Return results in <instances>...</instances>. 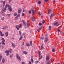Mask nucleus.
I'll list each match as a JSON object with an SVG mask.
<instances>
[{
	"label": "nucleus",
	"instance_id": "nucleus-1",
	"mask_svg": "<svg viewBox=\"0 0 64 64\" xmlns=\"http://www.w3.org/2000/svg\"><path fill=\"white\" fill-rule=\"evenodd\" d=\"M8 6V9L9 11H12V8H11V6H10V5L8 4H6L5 7L4 8H3L2 10V11L3 12H5L6 9V8H7Z\"/></svg>",
	"mask_w": 64,
	"mask_h": 64
},
{
	"label": "nucleus",
	"instance_id": "nucleus-2",
	"mask_svg": "<svg viewBox=\"0 0 64 64\" xmlns=\"http://www.w3.org/2000/svg\"><path fill=\"white\" fill-rule=\"evenodd\" d=\"M22 26V24H20L19 26H16V27L17 30H19V28H19H21V27Z\"/></svg>",
	"mask_w": 64,
	"mask_h": 64
},
{
	"label": "nucleus",
	"instance_id": "nucleus-3",
	"mask_svg": "<svg viewBox=\"0 0 64 64\" xmlns=\"http://www.w3.org/2000/svg\"><path fill=\"white\" fill-rule=\"evenodd\" d=\"M16 58L17 59L19 60L20 61H21V58L19 56L18 54H16Z\"/></svg>",
	"mask_w": 64,
	"mask_h": 64
},
{
	"label": "nucleus",
	"instance_id": "nucleus-4",
	"mask_svg": "<svg viewBox=\"0 0 64 64\" xmlns=\"http://www.w3.org/2000/svg\"><path fill=\"white\" fill-rule=\"evenodd\" d=\"M5 52L7 54H6V56L9 55V50H6Z\"/></svg>",
	"mask_w": 64,
	"mask_h": 64
},
{
	"label": "nucleus",
	"instance_id": "nucleus-5",
	"mask_svg": "<svg viewBox=\"0 0 64 64\" xmlns=\"http://www.w3.org/2000/svg\"><path fill=\"white\" fill-rule=\"evenodd\" d=\"M5 35L6 37H7L8 36V32H5Z\"/></svg>",
	"mask_w": 64,
	"mask_h": 64
},
{
	"label": "nucleus",
	"instance_id": "nucleus-6",
	"mask_svg": "<svg viewBox=\"0 0 64 64\" xmlns=\"http://www.w3.org/2000/svg\"><path fill=\"white\" fill-rule=\"evenodd\" d=\"M31 20L32 21H35V19L34 18V16H32L31 18Z\"/></svg>",
	"mask_w": 64,
	"mask_h": 64
},
{
	"label": "nucleus",
	"instance_id": "nucleus-7",
	"mask_svg": "<svg viewBox=\"0 0 64 64\" xmlns=\"http://www.w3.org/2000/svg\"><path fill=\"white\" fill-rule=\"evenodd\" d=\"M48 40V38L47 37H46L45 38V39L44 40V42H47Z\"/></svg>",
	"mask_w": 64,
	"mask_h": 64
},
{
	"label": "nucleus",
	"instance_id": "nucleus-8",
	"mask_svg": "<svg viewBox=\"0 0 64 64\" xmlns=\"http://www.w3.org/2000/svg\"><path fill=\"white\" fill-rule=\"evenodd\" d=\"M20 16V14H18L17 16L15 18V19H18V17H19Z\"/></svg>",
	"mask_w": 64,
	"mask_h": 64
},
{
	"label": "nucleus",
	"instance_id": "nucleus-9",
	"mask_svg": "<svg viewBox=\"0 0 64 64\" xmlns=\"http://www.w3.org/2000/svg\"><path fill=\"white\" fill-rule=\"evenodd\" d=\"M30 26V24H29V22H28L26 23V26L27 27H29Z\"/></svg>",
	"mask_w": 64,
	"mask_h": 64
},
{
	"label": "nucleus",
	"instance_id": "nucleus-10",
	"mask_svg": "<svg viewBox=\"0 0 64 64\" xmlns=\"http://www.w3.org/2000/svg\"><path fill=\"white\" fill-rule=\"evenodd\" d=\"M6 3V0H4L3 2V4H2V6L3 7H4L5 6Z\"/></svg>",
	"mask_w": 64,
	"mask_h": 64
},
{
	"label": "nucleus",
	"instance_id": "nucleus-11",
	"mask_svg": "<svg viewBox=\"0 0 64 64\" xmlns=\"http://www.w3.org/2000/svg\"><path fill=\"white\" fill-rule=\"evenodd\" d=\"M42 29V27H41L39 29H38L37 30V31L38 32V31H39L40 30H41V29Z\"/></svg>",
	"mask_w": 64,
	"mask_h": 64
},
{
	"label": "nucleus",
	"instance_id": "nucleus-12",
	"mask_svg": "<svg viewBox=\"0 0 64 64\" xmlns=\"http://www.w3.org/2000/svg\"><path fill=\"white\" fill-rule=\"evenodd\" d=\"M42 58V56L40 55V54L39 55V59L40 60Z\"/></svg>",
	"mask_w": 64,
	"mask_h": 64
},
{
	"label": "nucleus",
	"instance_id": "nucleus-13",
	"mask_svg": "<svg viewBox=\"0 0 64 64\" xmlns=\"http://www.w3.org/2000/svg\"><path fill=\"white\" fill-rule=\"evenodd\" d=\"M12 47H13V48H14L15 47V44H14V43H12Z\"/></svg>",
	"mask_w": 64,
	"mask_h": 64
},
{
	"label": "nucleus",
	"instance_id": "nucleus-14",
	"mask_svg": "<svg viewBox=\"0 0 64 64\" xmlns=\"http://www.w3.org/2000/svg\"><path fill=\"white\" fill-rule=\"evenodd\" d=\"M21 11H22V10L21 9H19L18 10V13H20L21 12Z\"/></svg>",
	"mask_w": 64,
	"mask_h": 64
},
{
	"label": "nucleus",
	"instance_id": "nucleus-15",
	"mask_svg": "<svg viewBox=\"0 0 64 64\" xmlns=\"http://www.w3.org/2000/svg\"><path fill=\"white\" fill-rule=\"evenodd\" d=\"M1 40L2 41V42H5V40L4 38H2Z\"/></svg>",
	"mask_w": 64,
	"mask_h": 64
},
{
	"label": "nucleus",
	"instance_id": "nucleus-16",
	"mask_svg": "<svg viewBox=\"0 0 64 64\" xmlns=\"http://www.w3.org/2000/svg\"><path fill=\"white\" fill-rule=\"evenodd\" d=\"M46 60H48L49 59V56H48L46 57Z\"/></svg>",
	"mask_w": 64,
	"mask_h": 64
},
{
	"label": "nucleus",
	"instance_id": "nucleus-17",
	"mask_svg": "<svg viewBox=\"0 0 64 64\" xmlns=\"http://www.w3.org/2000/svg\"><path fill=\"white\" fill-rule=\"evenodd\" d=\"M32 12L33 15H35V10H33Z\"/></svg>",
	"mask_w": 64,
	"mask_h": 64
},
{
	"label": "nucleus",
	"instance_id": "nucleus-18",
	"mask_svg": "<svg viewBox=\"0 0 64 64\" xmlns=\"http://www.w3.org/2000/svg\"><path fill=\"white\" fill-rule=\"evenodd\" d=\"M50 63V61L49 60H47L46 61V64H49Z\"/></svg>",
	"mask_w": 64,
	"mask_h": 64
},
{
	"label": "nucleus",
	"instance_id": "nucleus-19",
	"mask_svg": "<svg viewBox=\"0 0 64 64\" xmlns=\"http://www.w3.org/2000/svg\"><path fill=\"white\" fill-rule=\"evenodd\" d=\"M4 27H3L2 28V29H3V30H4L5 29H6V27L7 28H8V27H7V26H4Z\"/></svg>",
	"mask_w": 64,
	"mask_h": 64
},
{
	"label": "nucleus",
	"instance_id": "nucleus-20",
	"mask_svg": "<svg viewBox=\"0 0 64 64\" xmlns=\"http://www.w3.org/2000/svg\"><path fill=\"white\" fill-rule=\"evenodd\" d=\"M2 63H4V62H5V59H4V58L2 59Z\"/></svg>",
	"mask_w": 64,
	"mask_h": 64
},
{
	"label": "nucleus",
	"instance_id": "nucleus-21",
	"mask_svg": "<svg viewBox=\"0 0 64 64\" xmlns=\"http://www.w3.org/2000/svg\"><path fill=\"white\" fill-rule=\"evenodd\" d=\"M51 9H50L48 10V14H50V12H51Z\"/></svg>",
	"mask_w": 64,
	"mask_h": 64
},
{
	"label": "nucleus",
	"instance_id": "nucleus-22",
	"mask_svg": "<svg viewBox=\"0 0 64 64\" xmlns=\"http://www.w3.org/2000/svg\"><path fill=\"white\" fill-rule=\"evenodd\" d=\"M14 16H17V14L16 12H14Z\"/></svg>",
	"mask_w": 64,
	"mask_h": 64
},
{
	"label": "nucleus",
	"instance_id": "nucleus-23",
	"mask_svg": "<svg viewBox=\"0 0 64 64\" xmlns=\"http://www.w3.org/2000/svg\"><path fill=\"white\" fill-rule=\"evenodd\" d=\"M52 52H55V49L54 48H53L52 50Z\"/></svg>",
	"mask_w": 64,
	"mask_h": 64
},
{
	"label": "nucleus",
	"instance_id": "nucleus-24",
	"mask_svg": "<svg viewBox=\"0 0 64 64\" xmlns=\"http://www.w3.org/2000/svg\"><path fill=\"white\" fill-rule=\"evenodd\" d=\"M41 49L42 50H43L44 49V47H43V46L42 45L41 46Z\"/></svg>",
	"mask_w": 64,
	"mask_h": 64
},
{
	"label": "nucleus",
	"instance_id": "nucleus-25",
	"mask_svg": "<svg viewBox=\"0 0 64 64\" xmlns=\"http://www.w3.org/2000/svg\"><path fill=\"white\" fill-rule=\"evenodd\" d=\"M23 53L24 54H27V52L25 51L23 52Z\"/></svg>",
	"mask_w": 64,
	"mask_h": 64
},
{
	"label": "nucleus",
	"instance_id": "nucleus-26",
	"mask_svg": "<svg viewBox=\"0 0 64 64\" xmlns=\"http://www.w3.org/2000/svg\"><path fill=\"white\" fill-rule=\"evenodd\" d=\"M5 18L4 17H2L1 18V19L2 20H4Z\"/></svg>",
	"mask_w": 64,
	"mask_h": 64
},
{
	"label": "nucleus",
	"instance_id": "nucleus-27",
	"mask_svg": "<svg viewBox=\"0 0 64 64\" xmlns=\"http://www.w3.org/2000/svg\"><path fill=\"white\" fill-rule=\"evenodd\" d=\"M9 51V52L10 53H11L12 52V50L11 49H10V50Z\"/></svg>",
	"mask_w": 64,
	"mask_h": 64
},
{
	"label": "nucleus",
	"instance_id": "nucleus-28",
	"mask_svg": "<svg viewBox=\"0 0 64 64\" xmlns=\"http://www.w3.org/2000/svg\"><path fill=\"white\" fill-rule=\"evenodd\" d=\"M2 58V56H0V62L1 61V59Z\"/></svg>",
	"mask_w": 64,
	"mask_h": 64
},
{
	"label": "nucleus",
	"instance_id": "nucleus-29",
	"mask_svg": "<svg viewBox=\"0 0 64 64\" xmlns=\"http://www.w3.org/2000/svg\"><path fill=\"white\" fill-rule=\"evenodd\" d=\"M0 36H2V37H3V36H4V34H2V33L0 34Z\"/></svg>",
	"mask_w": 64,
	"mask_h": 64
},
{
	"label": "nucleus",
	"instance_id": "nucleus-30",
	"mask_svg": "<svg viewBox=\"0 0 64 64\" xmlns=\"http://www.w3.org/2000/svg\"><path fill=\"white\" fill-rule=\"evenodd\" d=\"M22 38H23V37L22 36H20L19 39V40H21Z\"/></svg>",
	"mask_w": 64,
	"mask_h": 64
},
{
	"label": "nucleus",
	"instance_id": "nucleus-31",
	"mask_svg": "<svg viewBox=\"0 0 64 64\" xmlns=\"http://www.w3.org/2000/svg\"><path fill=\"white\" fill-rule=\"evenodd\" d=\"M2 44L4 45H5V43L4 42H2Z\"/></svg>",
	"mask_w": 64,
	"mask_h": 64
},
{
	"label": "nucleus",
	"instance_id": "nucleus-32",
	"mask_svg": "<svg viewBox=\"0 0 64 64\" xmlns=\"http://www.w3.org/2000/svg\"><path fill=\"white\" fill-rule=\"evenodd\" d=\"M45 20H43L42 22V24H44L45 23Z\"/></svg>",
	"mask_w": 64,
	"mask_h": 64
},
{
	"label": "nucleus",
	"instance_id": "nucleus-33",
	"mask_svg": "<svg viewBox=\"0 0 64 64\" xmlns=\"http://www.w3.org/2000/svg\"><path fill=\"white\" fill-rule=\"evenodd\" d=\"M38 4H40L41 3V2L40 1H38Z\"/></svg>",
	"mask_w": 64,
	"mask_h": 64
},
{
	"label": "nucleus",
	"instance_id": "nucleus-34",
	"mask_svg": "<svg viewBox=\"0 0 64 64\" xmlns=\"http://www.w3.org/2000/svg\"><path fill=\"white\" fill-rule=\"evenodd\" d=\"M51 26H50L49 27V29L48 30H51Z\"/></svg>",
	"mask_w": 64,
	"mask_h": 64
},
{
	"label": "nucleus",
	"instance_id": "nucleus-35",
	"mask_svg": "<svg viewBox=\"0 0 64 64\" xmlns=\"http://www.w3.org/2000/svg\"><path fill=\"white\" fill-rule=\"evenodd\" d=\"M22 22H23L24 23V25H26V24L25 23V22H24V20H22Z\"/></svg>",
	"mask_w": 64,
	"mask_h": 64
},
{
	"label": "nucleus",
	"instance_id": "nucleus-36",
	"mask_svg": "<svg viewBox=\"0 0 64 64\" xmlns=\"http://www.w3.org/2000/svg\"><path fill=\"white\" fill-rule=\"evenodd\" d=\"M57 24H58V22H56V23H54V25H57Z\"/></svg>",
	"mask_w": 64,
	"mask_h": 64
},
{
	"label": "nucleus",
	"instance_id": "nucleus-37",
	"mask_svg": "<svg viewBox=\"0 0 64 64\" xmlns=\"http://www.w3.org/2000/svg\"><path fill=\"white\" fill-rule=\"evenodd\" d=\"M32 41H30V45L31 46L32 45Z\"/></svg>",
	"mask_w": 64,
	"mask_h": 64
},
{
	"label": "nucleus",
	"instance_id": "nucleus-38",
	"mask_svg": "<svg viewBox=\"0 0 64 64\" xmlns=\"http://www.w3.org/2000/svg\"><path fill=\"white\" fill-rule=\"evenodd\" d=\"M40 39L43 40V39H44V38H43V37H40Z\"/></svg>",
	"mask_w": 64,
	"mask_h": 64
},
{
	"label": "nucleus",
	"instance_id": "nucleus-39",
	"mask_svg": "<svg viewBox=\"0 0 64 64\" xmlns=\"http://www.w3.org/2000/svg\"><path fill=\"white\" fill-rule=\"evenodd\" d=\"M34 61V60H33V59H31V61L32 62V63H33Z\"/></svg>",
	"mask_w": 64,
	"mask_h": 64
},
{
	"label": "nucleus",
	"instance_id": "nucleus-40",
	"mask_svg": "<svg viewBox=\"0 0 64 64\" xmlns=\"http://www.w3.org/2000/svg\"><path fill=\"white\" fill-rule=\"evenodd\" d=\"M38 52L39 53V55H40L41 54H40V51L38 50Z\"/></svg>",
	"mask_w": 64,
	"mask_h": 64
},
{
	"label": "nucleus",
	"instance_id": "nucleus-41",
	"mask_svg": "<svg viewBox=\"0 0 64 64\" xmlns=\"http://www.w3.org/2000/svg\"><path fill=\"white\" fill-rule=\"evenodd\" d=\"M29 45H30L29 44H26V46H27L28 47Z\"/></svg>",
	"mask_w": 64,
	"mask_h": 64
},
{
	"label": "nucleus",
	"instance_id": "nucleus-42",
	"mask_svg": "<svg viewBox=\"0 0 64 64\" xmlns=\"http://www.w3.org/2000/svg\"><path fill=\"white\" fill-rule=\"evenodd\" d=\"M42 24L41 23H40L39 24V26H41V25H42Z\"/></svg>",
	"mask_w": 64,
	"mask_h": 64
},
{
	"label": "nucleus",
	"instance_id": "nucleus-43",
	"mask_svg": "<svg viewBox=\"0 0 64 64\" xmlns=\"http://www.w3.org/2000/svg\"><path fill=\"white\" fill-rule=\"evenodd\" d=\"M24 15V13H22V16H23Z\"/></svg>",
	"mask_w": 64,
	"mask_h": 64
},
{
	"label": "nucleus",
	"instance_id": "nucleus-44",
	"mask_svg": "<svg viewBox=\"0 0 64 64\" xmlns=\"http://www.w3.org/2000/svg\"><path fill=\"white\" fill-rule=\"evenodd\" d=\"M38 62H39V61L38 60L35 63H36V64H37V63H38Z\"/></svg>",
	"mask_w": 64,
	"mask_h": 64
},
{
	"label": "nucleus",
	"instance_id": "nucleus-45",
	"mask_svg": "<svg viewBox=\"0 0 64 64\" xmlns=\"http://www.w3.org/2000/svg\"><path fill=\"white\" fill-rule=\"evenodd\" d=\"M51 16L52 17H53V16H54V14H51Z\"/></svg>",
	"mask_w": 64,
	"mask_h": 64
},
{
	"label": "nucleus",
	"instance_id": "nucleus-46",
	"mask_svg": "<svg viewBox=\"0 0 64 64\" xmlns=\"http://www.w3.org/2000/svg\"><path fill=\"white\" fill-rule=\"evenodd\" d=\"M28 64H32L31 62V61H29Z\"/></svg>",
	"mask_w": 64,
	"mask_h": 64
},
{
	"label": "nucleus",
	"instance_id": "nucleus-47",
	"mask_svg": "<svg viewBox=\"0 0 64 64\" xmlns=\"http://www.w3.org/2000/svg\"><path fill=\"white\" fill-rule=\"evenodd\" d=\"M31 10L29 11V14H31Z\"/></svg>",
	"mask_w": 64,
	"mask_h": 64
},
{
	"label": "nucleus",
	"instance_id": "nucleus-48",
	"mask_svg": "<svg viewBox=\"0 0 64 64\" xmlns=\"http://www.w3.org/2000/svg\"><path fill=\"white\" fill-rule=\"evenodd\" d=\"M22 64H25V62H22Z\"/></svg>",
	"mask_w": 64,
	"mask_h": 64
},
{
	"label": "nucleus",
	"instance_id": "nucleus-49",
	"mask_svg": "<svg viewBox=\"0 0 64 64\" xmlns=\"http://www.w3.org/2000/svg\"><path fill=\"white\" fill-rule=\"evenodd\" d=\"M19 33L20 35H21V32H20V31H19Z\"/></svg>",
	"mask_w": 64,
	"mask_h": 64
},
{
	"label": "nucleus",
	"instance_id": "nucleus-50",
	"mask_svg": "<svg viewBox=\"0 0 64 64\" xmlns=\"http://www.w3.org/2000/svg\"><path fill=\"white\" fill-rule=\"evenodd\" d=\"M7 15H8V16H10V15H11V14H7Z\"/></svg>",
	"mask_w": 64,
	"mask_h": 64
},
{
	"label": "nucleus",
	"instance_id": "nucleus-51",
	"mask_svg": "<svg viewBox=\"0 0 64 64\" xmlns=\"http://www.w3.org/2000/svg\"><path fill=\"white\" fill-rule=\"evenodd\" d=\"M45 1H46V2H48V0H44Z\"/></svg>",
	"mask_w": 64,
	"mask_h": 64
},
{
	"label": "nucleus",
	"instance_id": "nucleus-52",
	"mask_svg": "<svg viewBox=\"0 0 64 64\" xmlns=\"http://www.w3.org/2000/svg\"><path fill=\"white\" fill-rule=\"evenodd\" d=\"M38 15L40 16V15H41V14H40V13H38Z\"/></svg>",
	"mask_w": 64,
	"mask_h": 64
},
{
	"label": "nucleus",
	"instance_id": "nucleus-53",
	"mask_svg": "<svg viewBox=\"0 0 64 64\" xmlns=\"http://www.w3.org/2000/svg\"><path fill=\"white\" fill-rule=\"evenodd\" d=\"M58 32H60V30H59V29H58Z\"/></svg>",
	"mask_w": 64,
	"mask_h": 64
},
{
	"label": "nucleus",
	"instance_id": "nucleus-54",
	"mask_svg": "<svg viewBox=\"0 0 64 64\" xmlns=\"http://www.w3.org/2000/svg\"><path fill=\"white\" fill-rule=\"evenodd\" d=\"M12 56H13V55H11L10 56V57L11 58L12 57Z\"/></svg>",
	"mask_w": 64,
	"mask_h": 64
},
{
	"label": "nucleus",
	"instance_id": "nucleus-55",
	"mask_svg": "<svg viewBox=\"0 0 64 64\" xmlns=\"http://www.w3.org/2000/svg\"><path fill=\"white\" fill-rule=\"evenodd\" d=\"M48 36V34H46L45 35V36Z\"/></svg>",
	"mask_w": 64,
	"mask_h": 64
},
{
	"label": "nucleus",
	"instance_id": "nucleus-56",
	"mask_svg": "<svg viewBox=\"0 0 64 64\" xmlns=\"http://www.w3.org/2000/svg\"><path fill=\"white\" fill-rule=\"evenodd\" d=\"M22 45H24V42H23Z\"/></svg>",
	"mask_w": 64,
	"mask_h": 64
},
{
	"label": "nucleus",
	"instance_id": "nucleus-57",
	"mask_svg": "<svg viewBox=\"0 0 64 64\" xmlns=\"http://www.w3.org/2000/svg\"><path fill=\"white\" fill-rule=\"evenodd\" d=\"M31 59H33V56H32L31 57Z\"/></svg>",
	"mask_w": 64,
	"mask_h": 64
},
{
	"label": "nucleus",
	"instance_id": "nucleus-58",
	"mask_svg": "<svg viewBox=\"0 0 64 64\" xmlns=\"http://www.w3.org/2000/svg\"><path fill=\"white\" fill-rule=\"evenodd\" d=\"M2 33V32L0 31V35Z\"/></svg>",
	"mask_w": 64,
	"mask_h": 64
},
{
	"label": "nucleus",
	"instance_id": "nucleus-59",
	"mask_svg": "<svg viewBox=\"0 0 64 64\" xmlns=\"http://www.w3.org/2000/svg\"><path fill=\"white\" fill-rule=\"evenodd\" d=\"M52 17H51V16L50 17V19H52Z\"/></svg>",
	"mask_w": 64,
	"mask_h": 64
},
{
	"label": "nucleus",
	"instance_id": "nucleus-60",
	"mask_svg": "<svg viewBox=\"0 0 64 64\" xmlns=\"http://www.w3.org/2000/svg\"><path fill=\"white\" fill-rule=\"evenodd\" d=\"M11 1V0H9V2H10V1Z\"/></svg>",
	"mask_w": 64,
	"mask_h": 64
},
{
	"label": "nucleus",
	"instance_id": "nucleus-61",
	"mask_svg": "<svg viewBox=\"0 0 64 64\" xmlns=\"http://www.w3.org/2000/svg\"><path fill=\"white\" fill-rule=\"evenodd\" d=\"M60 25V24H58V25L57 26H59V25Z\"/></svg>",
	"mask_w": 64,
	"mask_h": 64
},
{
	"label": "nucleus",
	"instance_id": "nucleus-62",
	"mask_svg": "<svg viewBox=\"0 0 64 64\" xmlns=\"http://www.w3.org/2000/svg\"><path fill=\"white\" fill-rule=\"evenodd\" d=\"M53 2H55V0H54L53 1Z\"/></svg>",
	"mask_w": 64,
	"mask_h": 64
},
{
	"label": "nucleus",
	"instance_id": "nucleus-63",
	"mask_svg": "<svg viewBox=\"0 0 64 64\" xmlns=\"http://www.w3.org/2000/svg\"><path fill=\"white\" fill-rule=\"evenodd\" d=\"M21 49H23V47H21Z\"/></svg>",
	"mask_w": 64,
	"mask_h": 64
},
{
	"label": "nucleus",
	"instance_id": "nucleus-64",
	"mask_svg": "<svg viewBox=\"0 0 64 64\" xmlns=\"http://www.w3.org/2000/svg\"><path fill=\"white\" fill-rule=\"evenodd\" d=\"M60 64V63H58V64Z\"/></svg>",
	"mask_w": 64,
	"mask_h": 64
}]
</instances>
